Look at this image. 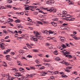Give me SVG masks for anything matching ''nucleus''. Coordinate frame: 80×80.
Returning <instances> with one entry per match:
<instances>
[{"label": "nucleus", "instance_id": "nucleus-61", "mask_svg": "<svg viewBox=\"0 0 80 80\" xmlns=\"http://www.w3.org/2000/svg\"><path fill=\"white\" fill-rule=\"evenodd\" d=\"M26 69L27 70H30V69L28 68H26Z\"/></svg>", "mask_w": 80, "mask_h": 80}, {"label": "nucleus", "instance_id": "nucleus-25", "mask_svg": "<svg viewBox=\"0 0 80 80\" xmlns=\"http://www.w3.org/2000/svg\"><path fill=\"white\" fill-rule=\"evenodd\" d=\"M72 74H74V75H77V72L76 71L73 72L72 73Z\"/></svg>", "mask_w": 80, "mask_h": 80}, {"label": "nucleus", "instance_id": "nucleus-5", "mask_svg": "<svg viewBox=\"0 0 80 80\" xmlns=\"http://www.w3.org/2000/svg\"><path fill=\"white\" fill-rule=\"evenodd\" d=\"M68 25V24L66 23H64L62 24L63 27H65L64 29H65V30H70V28H69L65 27H67V26Z\"/></svg>", "mask_w": 80, "mask_h": 80}, {"label": "nucleus", "instance_id": "nucleus-60", "mask_svg": "<svg viewBox=\"0 0 80 80\" xmlns=\"http://www.w3.org/2000/svg\"><path fill=\"white\" fill-rule=\"evenodd\" d=\"M21 59H26V58L24 57H22L21 58Z\"/></svg>", "mask_w": 80, "mask_h": 80}, {"label": "nucleus", "instance_id": "nucleus-7", "mask_svg": "<svg viewBox=\"0 0 80 80\" xmlns=\"http://www.w3.org/2000/svg\"><path fill=\"white\" fill-rule=\"evenodd\" d=\"M5 44L3 43H1L0 44V47L2 49V50H6V48L4 47Z\"/></svg>", "mask_w": 80, "mask_h": 80}, {"label": "nucleus", "instance_id": "nucleus-53", "mask_svg": "<svg viewBox=\"0 0 80 80\" xmlns=\"http://www.w3.org/2000/svg\"><path fill=\"white\" fill-rule=\"evenodd\" d=\"M30 1H29V0H27L26 1V3H30Z\"/></svg>", "mask_w": 80, "mask_h": 80}, {"label": "nucleus", "instance_id": "nucleus-64", "mask_svg": "<svg viewBox=\"0 0 80 80\" xmlns=\"http://www.w3.org/2000/svg\"><path fill=\"white\" fill-rule=\"evenodd\" d=\"M38 56H39V57H42V54H38Z\"/></svg>", "mask_w": 80, "mask_h": 80}, {"label": "nucleus", "instance_id": "nucleus-33", "mask_svg": "<svg viewBox=\"0 0 80 80\" xmlns=\"http://www.w3.org/2000/svg\"><path fill=\"white\" fill-rule=\"evenodd\" d=\"M15 22L16 23H20V21L19 19H17L15 21Z\"/></svg>", "mask_w": 80, "mask_h": 80}, {"label": "nucleus", "instance_id": "nucleus-51", "mask_svg": "<svg viewBox=\"0 0 80 80\" xmlns=\"http://www.w3.org/2000/svg\"><path fill=\"white\" fill-rule=\"evenodd\" d=\"M65 70L67 72H70L71 71L68 70Z\"/></svg>", "mask_w": 80, "mask_h": 80}, {"label": "nucleus", "instance_id": "nucleus-23", "mask_svg": "<svg viewBox=\"0 0 80 80\" xmlns=\"http://www.w3.org/2000/svg\"><path fill=\"white\" fill-rule=\"evenodd\" d=\"M67 13V12L65 11H63L62 12V14H63L64 15H66Z\"/></svg>", "mask_w": 80, "mask_h": 80}, {"label": "nucleus", "instance_id": "nucleus-63", "mask_svg": "<svg viewBox=\"0 0 80 80\" xmlns=\"http://www.w3.org/2000/svg\"><path fill=\"white\" fill-rule=\"evenodd\" d=\"M39 17H41V18H42V17H43V15H39Z\"/></svg>", "mask_w": 80, "mask_h": 80}, {"label": "nucleus", "instance_id": "nucleus-1", "mask_svg": "<svg viewBox=\"0 0 80 80\" xmlns=\"http://www.w3.org/2000/svg\"><path fill=\"white\" fill-rule=\"evenodd\" d=\"M33 33L35 34V36H33L31 38V39L34 41H37L38 39L42 40V36L40 35V34L37 31H34L33 32Z\"/></svg>", "mask_w": 80, "mask_h": 80}, {"label": "nucleus", "instance_id": "nucleus-45", "mask_svg": "<svg viewBox=\"0 0 80 80\" xmlns=\"http://www.w3.org/2000/svg\"><path fill=\"white\" fill-rule=\"evenodd\" d=\"M59 74H60V75H63L64 74V73L63 72H59Z\"/></svg>", "mask_w": 80, "mask_h": 80}, {"label": "nucleus", "instance_id": "nucleus-27", "mask_svg": "<svg viewBox=\"0 0 80 80\" xmlns=\"http://www.w3.org/2000/svg\"><path fill=\"white\" fill-rule=\"evenodd\" d=\"M61 47H62L63 48H66V46L65 45V44H63L61 45Z\"/></svg>", "mask_w": 80, "mask_h": 80}, {"label": "nucleus", "instance_id": "nucleus-55", "mask_svg": "<svg viewBox=\"0 0 80 80\" xmlns=\"http://www.w3.org/2000/svg\"><path fill=\"white\" fill-rule=\"evenodd\" d=\"M0 58H3V55H2L0 54Z\"/></svg>", "mask_w": 80, "mask_h": 80}, {"label": "nucleus", "instance_id": "nucleus-20", "mask_svg": "<svg viewBox=\"0 0 80 80\" xmlns=\"http://www.w3.org/2000/svg\"><path fill=\"white\" fill-rule=\"evenodd\" d=\"M49 32V33H48V35H49V34H52L53 33H54V32H52L51 30H49V31H48Z\"/></svg>", "mask_w": 80, "mask_h": 80}, {"label": "nucleus", "instance_id": "nucleus-19", "mask_svg": "<svg viewBox=\"0 0 80 80\" xmlns=\"http://www.w3.org/2000/svg\"><path fill=\"white\" fill-rule=\"evenodd\" d=\"M64 60H63V61H62L61 62H60V63H62L63 64H65V65H69V64H68V62H64Z\"/></svg>", "mask_w": 80, "mask_h": 80}, {"label": "nucleus", "instance_id": "nucleus-2", "mask_svg": "<svg viewBox=\"0 0 80 80\" xmlns=\"http://www.w3.org/2000/svg\"><path fill=\"white\" fill-rule=\"evenodd\" d=\"M65 51V50H64L63 51H61V52H62L63 53V54L65 56H66V57H67L68 58H72V57L71 55H68V54H70V52L67 51L64 52ZM66 54H68V55H66Z\"/></svg>", "mask_w": 80, "mask_h": 80}, {"label": "nucleus", "instance_id": "nucleus-47", "mask_svg": "<svg viewBox=\"0 0 80 80\" xmlns=\"http://www.w3.org/2000/svg\"><path fill=\"white\" fill-rule=\"evenodd\" d=\"M37 8V6H31V8Z\"/></svg>", "mask_w": 80, "mask_h": 80}, {"label": "nucleus", "instance_id": "nucleus-8", "mask_svg": "<svg viewBox=\"0 0 80 80\" xmlns=\"http://www.w3.org/2000/svg\"><path fill=\"white\" fill-rule=\"evenodd\" d=\"M30 8H32V6L28 5H26L25 7L26 10H30Z\"/></svg>", "mask_w": 80, "mask_h": 80}, {"label": "nucleus", "instance_id": "nucleus-17", "mask_svg": "<svg viewBox=\"0 0 80 80\" xmlns=\"http://www.w3.org/2000/svg\"><path fill=\"white\" fill-rule=\"evenodd\" d=\"M10 52V50L5 51L4 52H3V53L6 55V54H7V53H8V52Z\"/></svg>", "mask_w": 80, "mask_h": 80}, {"label": "nucleus", "instance_id": "nucleus-40", "mask_svg": "<svg viewBox=\"0 0 80 80\" xmlns=\"http://www.w3.org/2000/svg\"><path fill=\"white\" fill-rule=\"evenodd\" d=\"M0 8H2V9H4V8H5V7L2 6H0Z\"/></svg>", "mask_w": 80, "mask_h": 80}, {"label": "nucleus", "instance_id": "nucleus-48", "mask_svg": "<svg viewBox=\"0 0 80 80\" xmlns=\"http://www.w3.org/2000/svg\"><path fill=\"white\" fill-rule=\"evenodd\" d=\"M3 66H4V67H7V63L6 64H3L2 65Z\"/></svg>", "mask_w": 80, "mask_h": 80}, {"label": "nucleus", "instance_id": "nucleus-28", "mask_svg": "<svg viewBox=\"0 0 80 80\" xmlns=\"http://www.w3.org/2000/svg\"><path fill=\"white\" fill-rule=\"evenodd\" d=\"M35 62H36V63H37V64H39V63H40V61H38V60H36L35 61Z\"/></svg>", "mask_w": 80, "mask_h": 80}, {"label": "nucleus", "instance_id": "nucleus-13", "mask_svg": "<svg viewBox=\"0 0 80 80\" xmlns=\"http://www.w3.org/2000/svg\"><path fill=\"white\" fill-rule=\"evenodd\" d=\"M65 38H63L62 37H61L60 38V41H61V42H64L65 41Z\"/></svg>", "mask_w": 80, "mask_h": 80}, {"label": "nucleus", "instance_id": "nucleus-42", "mask_svg": "<svg viewBox=\"0 0 80 80\" xmlns=\"http://www.w3.org/2000/svg\"><path fill=\"white\" fill-rule=\"evenodd\" d=\"M37 23H38L39 24H41V25L43 24L42 23V22H40V21H38Z\"/></svg>", "mask_w": 80, "mask_h": 80}, {"label": "nucleus", "instance_id": "nucleus-4", "mask_svg": "<svg viewBox=\"0 0 80 80\" xmlns=\"http://www.w3.org/2000/svg\"><path fill=\"white\" fill-rule=\"evenodd\" d=\"M55 3V1L54 0H48L47 2V4H48L49 5H51V4H53Z\"/></svg>", "mask_w": 80, "mask_h": 80}, {"label": "nucleus", "instance_id": "nucleus-22", "mask_svg": "<svg viewBox=\"0 0 80 80\" xmlns=\"http://www.w3.org/2000/svg\"><path fill=\"white\" fill-rule=\"evenodd\" d=\"M12 70L13 71V72H17L18 71V70L15 68H13Z\"/></svg>", "mask_w": 80, "mask_h": 80}, {"label": "nucleus", "instance_id": "nucleus-11", "mask_svg": "<svg viewBox=\"0 0 80 80\" xmlns=\"http://www.w3.org/2000/svg\"><path fill=\"white\" fill-rule=\"evenodd\" d=\"M71 36H72L73 38H74L75 40H79L80 38V37H77L76 36H75V35H72Z\"/></svg>", "mask_w": 80, "mask_h": 80}, {"label": "nucleus", "instance_id": "nucleus-18", "mask_svg": "<svg viewBox=\"0 0 80 80\" xmlns=\"http://www.w3.org/2000/svg\"><path fill=\"white\" fill-rule=\"evenodd\" d=\"M54 59L56 61H60V58L58 57H56Z\"/></svg>", "mask_w": 80, "mask_h": 80}, {"label": "nucleus", "instance_id": "nucleus-46", "mask_svg": "<svg viewBox=\"0 0 80 80\" xmlns=\"http://www.w3.org/2000/svg\"><path fill=\"white\" fill-rule=\"evenodd\" d=\"M55 23V22H51V24H52V25L53 26H54Z\"/></svg>", "mask_w": 80, "mask_h": 80}, {"label": "nucleus", "instance_id": "nucleus-58", "mask_svg": "<svg viewBox=\"0 0 80 80\" xmlns=\"http://www.w3.org/2000/svg\"><path fill=\"white\" fill-rule=\"evenodd\" d=\"M9 20L10 21H11V22H13V20L12 19L9 18Z\"/></svg>", "mask_w": 80, "mask_h": 80}, {"label": "nucleus", "instance_id": "nucleus-35", "mask_svg": "<svg viewBox=\"0 0 80 80\" xmlns=\"http://www.w3.org/2000/svg\"><path fill=\"white\" fill-rule=\"evenodd\" d=\"M39 69L40 70H43V69H45V67L44 66H42L41 68H40Z\"/></svg>", "mask_w": 80, "mask_h": 80}, {"label": "nucleus", "instance_id": "nucleus-21", "mask_svg": "<svg viewBox=\"0 0 80 80\" xmlns=\"http://www.w3.org/2000/svg\"><path fill=\"white\" fill-rule=\"evenodd\" d=\"M59 74V72L58 71H55L54 72V75H56L57 74Z\"/></svg>", "mask_w": 80, "mask_h": 80}, {"label": "nucleus", "instance_id": "nucleus-57", "mask_svg": "<svg viewBox=\"0 0 80 80\" xmlns=\"http://www.w3.org/2000/svg\"><path fill=\"white\" fill-rule=\"evenodd\" d=\"M19 38H24V37H20L18 38V39H19Z\"/></svg>", "mask_w": 80, "mask_h": 80}, {"label": "nucleus", "instance_id": "nucleus-39", "mask_svg": "<svg viewBox=\"0 0 80 80\" xmlns=\"http://www.w3.org/2000/svg\"><path fill=\"white\" fill-rule=\"evenodd\" d=\"M72 68V67H68L66 68V69H68V70L70 69L71 68Z\"/></svg>", "mask_w": 80, "mask_h": 80}, {"label": "nucleus", "instance_id": "nucleus-31", "mask_svg": "<svg viewBox=\"0 0 80 80\" xmlns=\"http://www.w3.org/2000/svg\"><path fill=\"white\" fill-rule=\"evenodd\" d=\"M17 14H20V15H23L24 14V13L23 12H17Z\"/></svg>", "mask_w": 80, "mask_h": 80}, {"label": "nucleus", "instance_id": "nucleus-41", "mask_svg": "<svg viewBox=\"0 0 80 80\" xmlns=\"http://www.w3.org/2000/svg\"><path fill=\"white\" fill-rule=\"evenodd\" d=\"M27 57H29V58H32V56H31L30 55H28L27 56Z\"/></svg>", "mask_w": 80, "mask_h": 80}, {"label": "nucleus", "instance_id": "nucleus-34", "mask_svg": "<svg viewBox=\"0 0 80 80\" xmlns=\"http://www.w3.org/2000/svg\"><path fill=\"white\" fill-rule=\"evenodd\" d=\"M19 71H23L24 70V69L22 68H19Z\"/></svg>", "mask_w": 80, "mask_h": 80}, {"label": "nucleus", "instance_id": "nucleus-32", "mask_svg": "<svg viewBox=\"0 0 80 80\" xmlns=\"http://www.w3.org/2000/svg\"><path fill=\"white\" fill-rule=\"evenodd\" d=\"M39 12H40L41 13H43V14H47V13L46 12H43L42 11H39Z\"/></svg>", "mask_w": 80, "mask_h": 80}, {"label": "nucleus", "instance_id": "nucleus-56", "mask_svg": "<svg viewBox=\"0 0 80 80\" xmlns=\"http://www.w3.org/2000/svg\"><path fill=\"white\" fill-rule=\"evenodd\" d=\"M15 37H18V34H15V35H14Z\"/></svg>", "mask_w": 80, "mask_h": 80}, {"label": "nucleus", "instance_id": "nucleus-29", "mask_svg": "<svg viewBox=\"0 0 80 80\" xmlns=\"http://www.w3.org/2000/svg\"><path fill=\"white\" fill-rule=\"evenodd\" d=\"M46 46H49V48H50V49L51 48H50V45H52L50 44L49 43H46Z\"/></svg>", "mask_w": 80, "mask_h": 80}, {"label": "nucleus", "instance_id": "nucleus-16", "mask_svg": "<svg viewBox=\"0 0 80 80\" xmlns=\"http://www.w3.org/2000/svg\"><path fill=\"white\" fill-rule=\"evenodd\" d=\"M5 78H8V79H9V78H10V75H9V73H8L6 75H5Z\"/></svg>", "mask_w": 80, "mask_h": 80}, {"label": "nucleus", "instance_id": "nucleus-52", "mask_svg": "<svg viewBox=\"0 0 80 80\" xmlns=\"http://www.w3.org/2000/svg\"><path fill=\"white\" fill-rule=\"evenodd\" d=\"M7 7L8 8H11V7H12V6H10V5H7Z\"/></svg>", "mask_w": 80, "mask_h": 80}, {"label": "nucleus", "instance_id": "nucleus-44", "mask_svg": "<svg viewBox=\"0 0 80 80\" xmlns=\"http://www.w3.org/2000/svg\"><path fill=\"white\" fill-rule=\"evenodd\" d=\"M11 54L12 55H15V52H11Z\"/></svg>", "mask_w": 80, "mask_h": 80}, {"label": "nucleus", "instance_id": "nucleus-37", "mask_svg": "<svg viewBox=\"0 0 80 80\" xmlns=\"http://www.w3.org/2000/svg\"><path fill=\"white\" fill-rule=\"evenodd\" d=\"M13 78L12 77H11V76H10V78H9V79H8V80H13Z\"/></svg>", "mask_w": 80, "mask_h": 80}, {"label": "nucleus", "instance_id": "nucleus-15", "mask_svg": "<svg viewBox=\"0 0 80 80\" xmlns=\"http://www.w3.org/2000/svg\"><path fill=\"white\" fill-rule=\"evenodd\" d=\"M18 79L19 80H25V78L23 77H20L18 78Z\"/></svg>", "mask_w": 80, "mask_h": 80}, {"label": "nucleus", "instance_id": "nucleus-49", "mask_svg": "<svg viewBox=\"0 0 80 80\" xmlns=\"http://www.w3.org/2000/svg\"><path fill=\"white\" fill-rule=\"evenodd\" d=\"M28 21L31 22H32V20L31 19H30V18H28Z\"/></svg>", "mask_w": 80, "mask_h": 80}, {"label": "nucleus", "instance_id": "nucleus-10", "mask_svg": "<svg viewBox=\"0 0 80 80\" xmlns=\"http://www.w3.org/2000/svg\"><path fill=\"white\" fill-rule=\"evenodd\" d=\"M41 32L43 33H45L46 35H48V33H49L48 31L47 30H42Z\"/></svg>", "mask_w": 80, "mask_h": 80}, {"label": "nucleus", "instance_id": "nucleus-38", "mask_svg": "<svg viewBox=\"0 0 80 80\" xmlns=\"http://www.w3.org/2000/svg\"><path fill=\"white\" fill-rule=\"evenodd\" d=\"M45 62H51V61L50 59H48V60H46L44 61Z\"/></svg>", "mask_w": 80, "mask_h": 80}, {"label": "nucleus", "instance_id": "nucleus-30", "mask_svg": "<svg viewBox=\"0 0 80 80\" xmlns=\"http://www.w3.org/2000/svg\"><path fill=\"white\" fill-rule=\"evenodd\" d=\"M54 54H55V55H58V52L57 51H55L54 52Z\"/></svg>", "mask_w": 80, "mask_h": 80}, {"label": "nucleus", "instance_id": "nucleus-26", "mask_svg": "<svg viewBox=\"0 0 80 80\" xmlns=\"http://www.w3.org/2000/svg\"><path fill=\"white\" fill-rule=\"evenodd\" d=\"M66 1H69L68 2V3H69V5H72V2L70 1V0H66Z\"/></svg>", "mask_w": 80, "mask_h": 80}, {"label": "nucleus", "instance_id": "nucleus-6", "mask_svg": "<svg viewBox=\"0 0 80 80\" xmlns=\"http://www.w3.org/2000/svg\"><path fill=\"white\" fill-rule=\"evenodd\" d=\"M48 8H44V10H46L47 11H49V12H52L54 10V8H53V7L50 8L49 9H48Z\"/></svg>", "mask_w": 80, "mask_h": 80}, {"label": "nucleus", "instance_id": "nucleus-24", "mask_svg": "<svg viewBox=\"0 0 80 80\" xmlns=\"http://www.w3.org/2000/svg\"><path fill=\"white\" fill-rule=\"evenodd\" d=\"M16 76H18V77L20 76V73L19 72H16Z\"/></svg>", "mask_w": 80, "mask_h": 80}, {"label": "nucleus", "instance_id": "nucleus-14", "mask_svg": "<svg viewBox=\"0 0 80 80\" xmlns=\"http://www.w3.org/2000/svg\"><path fill=\"white\" fill-rule=\"evenodd\" d=\"M17 26L18 28H23V27L21 24L17 25Z\"/></svg>", "mask_w": 80, "mask_h": 80}, {"label": "nucleus", "instance_id": "nucleus-62", "mask_svg": "<svg viewBox=\"0 0 80 80\" xmlns=\"http://www.w3.org/2000/svg\"><path fill=\"white\" fill-rule=\"evenodd\" d=\"M6 57H7V58H9V57H10V55H6Z\"/></svg>", "mask_w": 80, "mask_h": 80}, {"label": "nucleus", "instance_id": "nucleus-59", "mask_svg": "<svg viewBox=\"0 0 80 80\" xmlns=\"http://www.w3.org/2000/svg\"><path fill=\"white\" fill-rule=\"evenodd\" d=\"M47 65L48 67H50V64L47 63V65Z\"/></svg>", "mask_w": 80, "mask_h": 80}, {"label": "nucleus", "instance_id": "nucleus-3", "mask_svg": "<svg viewBox=\"0 0 80 80\" xmlns=\"http://www.w3.org/2000/svg\"><path fill=\"white\" fill-rule=\"evenodd\" d=\"M64 17H65L66 18H67V20H69V21H73V18H72L71 16L68 14L65 15L64 16Z\"/></svg>", "mask_w": 80, "mask_h": 80}, {"label": "nucleus", "instance_id": "nucleus-12", "mask_svg": "<svg viewBox=\"0 0 80 80\" xmlns=\"http://www.w3.org/2000/svg\"><path fill=\"white\" fill-rule=\"evenodd\" d=\"M26 45L28 46V48H32V46L34 45V44L31 43L30 44V45H29L28 43L26 44Z\"/></svg>", "mask_w": 80, "mask_h": 80}, {"label": "nucleus", "instance_id": "nucleus-50", "mask_svg": "<svg viewBox=\"0 0 80 80\" xmlns=\"http://www.w3.org/2000/svg\"><path fill=\"white\" fill-rule=\"evenodd\" d=\"M66 45H67V47H70V45L68 44V43H66Z\"/></svg>", "mask_w": 80, "mask_h": 80}, {"label": "nucleus", "instance_id": "nucleus-36", "mask_svg": "<svg viewBox=\"0 0 80 80\" xmlns=\"http://www.w3.org/2000/svg\"><path fill=\"white\" fill-rule=\"evenodd\" d=\"M30 68L31 69H33V70H35L36 68L34 67H30Z\"/></svg>", "mask_w": 80, "mask_h": 80}, {"label": "nucleus", "instance_id": "nucleus-9", "mask_svg": "<svg viewBox=\"0 0 80 80\" xmlns=\"http://www.w3.org/2000/svg\"><path fill=\"white\" fill-rule=\"evenodd\" d=\"M40 74L41 76H45L47 74V72L45 71H44L43 72H41Z\"/></svg>", "mask_w": 80, "mask_h": 80}, {"label": "nucleus", "instance_id": "nucleus-54", "mask_svg": "<svg viewBox=\"0 0 80 80\" xmlns=\"http://www.w3.org/2000/svg\"><path fill=\"white\" fill-rule=\"evenodd\" d=\"M9 38V36H6L5 38V40H6V39H7V38Z\"/></svg>", "mask_w": 80, "mask_h": 80}, {"label": "nucleus", "instance_id": "nucleus-43", "mask_svg": "<svg viewBox=\"0 0 80 80\" xmlns=\"http://www.w3.org/2000/svg\"><path fill=\"white\" fill-rule=\"evenodd\" d=\"M62 77H68V76L65 75H63L62 76Z\"/></svg>", "mask_w": 80, "mask_h": 80}]
</instances>
